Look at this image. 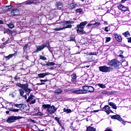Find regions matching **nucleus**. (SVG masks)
Segmentation results:
<instances>
[{"mask_svg": "<svg viewBox=\"0 0 131 131\" xmlns=\"http://www.w3.org/2000/svg\"><path fill=\"white\" fill-rule=\"evenodd\" d=\"M107 65L110 66L112 69H119V68H120V66L121 65V62H120V61L117 58H114L110 60L107 63Z\"/></svg>", "mask_w": 131, "mask_h": 131, "instance_id": "obj_1", "label": "nucleus"}, {"mask_svg": "<svg viewBox=\"0 0 131 131\" xmlns=\"http://www.w3.org/2000/svg\"><path fill=\"white\" fill-rule=\"evenodd\" d=\"M86 24H88L86 21H83L80 23V24L76 26L77 33H81V34H86V32L83 30L85 27Z\"/></svg>", "mask_w": 131, "mask_h": 131, "instance_id": "obj_2", "label": "nucleus"}, {"mask_svg": "<svg viewBox=\"0 0 131 131\" xmlns=\"http://www.w3.org/2000/svg\"><path fill=\"white\" fill-rule=\"evenodd\" d=\"M16 86H18V88H21L22 90L25 91L26 93H28V96H29V94L32 92V89L29 88V85L28 83H26L25 84H21L20 83H17L16 84Z\"/></svg>", "mask_w": 131, "mask_h": 131, "instance_id": "obj_3", "label": "nucleus"}, {"mask_svg": "<svg viewBox=\"0 0 131 131\" xmlns=\"http://www.w3.org/2000/svg\"><path fill=\"white\" fill-rule=\"evenodd\" d=\"M111 119H117V120H118V121H120L122 124L123 125H125L127 121H124V119H123L119 115H114L111 116Z\"/></svg>", "mask_w": 131, "mask_h": 131, "instance_id": "obj_4", "label": "nucleus"}, {"mask_svg": "<svg viewBox=\"0 0 131 131\" xmlns=\"http://www.w3.org/2000/svg\"><path fill=\"white\" fill-rule=\"evenodd\" d=\"M23 117H21L20 116H11L9 117L7 120V122L8 123H12L13 122H15L16 120H18L19 119H22Z\"/></svg>", "mask_w": 131, "mask_h": 131, "instance_id": "obj_5", "label": "nucleus"}, {"mask_svg": "<svg viewBox=\"0 0 131 131\" xmlns=\"http://www.w3.org/2000/svg\"><path fill=\"white\" fill-rule=\"evenodd\" d=\"M99 70L100 72L107 73V72H110L112 70V68L110 67L103 66L99 67Z\"/></svg>", "mask_w": 131, "mask_h": 131, "instance_id": "obj_6", "label": "nucleus"}, {"mask_svg": "<svg viewBox=\"0 0 131 131\" xmlns=\"http://www.w3.org/2000/svg\"><path fill=\"white\" fill-rule=\"evenodd\" d=\"M33 98H34V95L30 94L29 97L26 100V102L27 103H29L30 102V105L35 104L36 102V99H33Z\"/></svg>", "mask_w": 131, "mask_h": 131, "instance_id": "obj_7", "label": "nucleus"}, {"mask_svg": "<svg viewBox=\"0 0 131 131\" xmlns=\"http://www.w3.org/2000/svg\"><path fill=\"white\" fill-rule=\"evenodd\" d=\"M11 15H12L13 17H15V16H19V15H20V10L18 9H14L11 10Z\"/></svg>", "mask_w": 131, "mask_h": 131, "instance_id": "obj_8", "label": "nucleus"}, {"mask_svg": "<svg viewBox=\"0 0 131 131\" xmlns=\"http://www.w3.org/2000/svg\"><path fill=\"white\" fill-rule=\"evenodd\" d=\"M113 35L117 41L118 42H121L122 41V37H121V35H119L116 33H114Z\"/></svg>", "mask_w": 131, "mask_h": 131, "instance_id": "obj_9", "label": "nucleus"}, {"mask_svg": "<svg viewBox=\"0 0 131 131\" xmlns=\"http://www.w3.org/2000/svg\"><path fill=\"white\" fill-rule=\"evenodd\" d=\"M25 91H24L22 89H19V92L20 97H23V98H25V100H27V95H28V92L27 93V94L24 95Z\"/></svg>", "mask_w": 131, "mask_h": 131, "instance_id": "obj_10", "label": "nucleus"}, {"mask_svg": "<svg viewBox=\"0 0 131 131\" xmlns=\"http://www.w3.org/2000/svg\"><path fill=\"white\" fill-rule=\"evenodd\" d=\"M117 8L119 10H121V11H123V12H126V11H128V7L126 6H124L122 5H119L117 6Z\"/></svg>", "mask_w": 131, "mask_h": 131, "instance_id": "obj_11", "label": "nucleus"}, {"mask_svg": "<svg viewBox=\"0 0 131 131\" xmlns=\"http://www.w3.org/2000/svg\"><path fill=\"white\" fill-rule=\"evenodd\" d=\"M45 48H46L45 43H42L41 46H38L34 53H38L39 52H40V51H42Z\"/></svg>", "mask_w": 131, "mask_h": 131, "instance_id": "obj_12", "label": "nucleus"}, {"mask_svg": "<svg viewBox=\"0 0 131 131\" xmlns=\"http://www.w3.org/2000/svg\"><path fill=\"white\" fill-rule=\"evenodd\" d=\"M49 108L51 112H50L49 110H48L47 111H48V113H50V114H54V113L57 111V108H56L54 105H50Z\"/></svg>", "mask_w": 131, "mask_h": 131, "instance_id": "obj_13", "label": "nucleus"}, {"mask_svg": "<svg viewBox=\"0 0 131 131\" xmlns=\"http://www.w3.org/2000/svg\"><path fill=\"white\" fill-rule=\"evenodd\" d=\"M2 11L7 13L10 11V9H12V6H4L2 7Z\"/></svg>", "mask_w": 131, "mask_h": 131, "instance_id": "obj_14", "label": "nucleus"}, {"mask_svg": "<svg viewBox=\"0 0 131 131\" xmlns=\"http://www.w3.org/2000/svg\"><path fill=\"white\" fill-rule=\"evenodd\" d=\"M103 110H101V111H104L105 112H106L107 115H109V114H110V112H109V111L110 110V106H109V105H105L103 107Z\"/></svg>", "mask_w": 131, "mask_h": 131, "instance_id": "obj_15", "label": "nucleus"}, {"mask_svg": "<svg viewBox=\"0 0 131 131\" xmlns=\"http://www.w3.org/2000/svg\"><path fill=\"white\" fill-rule=\"evenodd\" d=\"M16 55H17V52H15L13 54H9V55L5 57V59L6 61H9V60L13 58V57H16Z\"/></svg>", "mask_w": 131, "mask_h": 131, "instance_id": "obj_16", "label": "nucleus"}, {"mask_svg": "<svg viewBox=\"0 0 131 131\" xmlns=\"http://www.w3.org/2000/svg\"><path fill=\"white\" fill-rule=\"evenodd\" d=\"M40 64L43 67H45V66H54V65H55V62H48L46 64V63H41Z\"/></svg>", "mask_w": 131, "mask_h": 131, "instance_id": "obj_17", "label": "nucleus"}, {"mask_svg": "<svg viewBox=\"0 0 131 131\" xmlns=\"http://www.w3.org/2000/svg\"><path fill=\"white\" fill-rule=\"evenodd\" d=\"M71 81L72 82H75L76 81V79L77 78V76H76V74L73 73L71 75Z\"/></svg>", "mask_w": 131, "mask_h": 131, "instance_id": "obj_18", "label": "nucleus"}, {"mask_svg": "<svg viewBox=\"0 0 131 131\" xmlns=\"http://www.w3.org/2000/svg\"><path fill=\"white\" fill-rule=\"evenodd\" d=\"M3 31L4 34L7 33V34H12L13 33V31L10 29L5 28Z\"/></svg>", "mask_w": 131, "mask_h": 131, "instance_id": "obj_19", "label": "nucleus"}, {"mask_svg": "<svg viewBox=\"0 0 131 131\" xmlns=\"http://www.w3.org/2000/svg\"><path fill=\"white\" fill-rule=\"evenodd\" d=\"M89 86H82V91L83 92V94H86L88 92H89Z\"/></svg>", "mask_w": 131, "mask_h": 131, "instance_id": "obj_20", "label": "nucleus"}, {"mask_svg": "<svg viewBox=\"0 0 131 131\" xmlns=\"http://www.w3.org/2000/svg\"><path fill=\"white\" fill-rule=\"evenodd\" d=\"M50 107H51V104H43L42 105V108H43L45 110L47 109V111L49 110L51 112V111L50 110Z\"/></svg>", "mask_w": 131, "mask_h": 131, "instance_id": "obj_21", "label": "nucleus"}, {"mask_svg": "<svg viewBox=\"0 0 131 131\" xmlns=\"http://www.w3.org/2000/svg\"><path fill=\"white\" fill-rule=\"evenodd\" d=\"M108 105L111 106L113 109H115V110L117 109V106H116V104H115L114 102H110L108 103Z\"/></svg>", "mask_w": 131, "mask_h": 131, "instance_id": "obj_22", "label": "nucleus"}, {"mask_svg": "<svg viewBox=\"0 0 131 131\" xmlns=\"http://www.w3.org/2000/svg\"><path fill=\"white\" fill-rule=\"evenodd\" d=\"M60 23L63 24H65L66 25H67L68 24H74V21L73 20H67L66 21H61Z\"/></svg>", "mask_w": 131, "mask_h": 131, "instance_id": "obj_23", "label": "nucleus"}, {"mask_svg": "<svg viewBox=\"0 0 131 131\" xmlns=\"http://www.w3.org/2000/svg\"><path fill=\"white\" fill-rule=\"evenodd\" d=\"M73 93L76 94L77 95H80L81 94H83V92L82 91V90H78L73 91Z\"/></svg>", "mask_w": 131, "mask_h": 131, "instance_id": "obj_24", "label": "nucleus"}, {"mask_svg": "<svg viewBox=\"0 0 131 131\" xmlns=\"http://www.w3.org/2000/svg\"><path fill=\"white\" fill-rule=\"evenodd\" d=\"M77 7V4H75L74 3H72L70 5V8H71V10H73V9H75Z\"/></svg>", "mask_w": 131, "mask_h": 131, "instance_id": "obj_25", "label": "nucleus"}, {"mask_svg": "<svg viewBox=\"0 0 131 131\" xmlns=\"http://www.w3.org/2000/svg\"><path fill=\"white\" fill-rule=\"evenodd\" d=\"M44 46H45V48H47L49 51H51V46H50V42L47 41L45 42Z\"/></svg>", "mask_w": 131, "mask_h": 131, "instance_id": "obj_26", "label": "nucleus"}, {"mask_svg": "<svg viewBox=\"0 0 131 131\" xmlns=\"http://www.w3.org/2000/svg\"><path fill=\"white\" fill-rule=\"evenodd\" d=\"M122 35H124L125 37H128V36H130V33H129V31H128L123 33Z\"/></svg>", "mask_w": 131, "mask_h": 131, "instance_id": "obj_27", "label": "nucleus"}, {"mask_svg": "<svg viewBox=\"0 0 131 131\" xmlns=\"http://www.w3.org/2000/svg\"><path fill=\"white\" fill-rule=\"evenodd\" d=\"M69 38L70 41H75V35H71Z\"/></svg>", "mask_w": 131, "mask_h": 131, "instance_id": "obj_28", "label": "nucleus"}, {"mask_svg": "<svg viewBox=\"0 0 131 131\" xmlns=\"http://www.w3.org/2000/svg\"><path fill=\"white\" fill-rule=\"evenodd\" d=\"M56 6L58 9H62L63 8V4L60 2H57Z\"/></svg>", "mask_w": 131, "mask_h": 131, "instance_id": "obj_29", "label": "nucleus"}, {"mask_svg": "<svg viewBox=\"0 0 131 131\" xmlns=\"http://www.w3.org/2000/svg\"><path fill=\"white\" fill-rule=\"evenodd\" d=\"M42 2V0H33V5H37V4H40Z\"/></svg>", "mask_w": 131, "mask_h": 131, "instance_id": "obj_30", "label": "nucleus"}, {"mask_svg": "<svg viewBox=\"0 0 131 131\" xmlns=\"http://www.w3.org/2000/svg\"><path fill=\"white\" fill-rule=\"evenodd\" d=\"M88 92L90 93H94V92H95V89H94V87L92 86H89Z\"/></svg>", "mask_w": 131, "mask_h": 131, "instance_id": "obj_31", "label": "nucleus"}, {"mask_svg": "<svg viewBox=\"0 0 131 131\" xmlns=\"http://www.w3.org/2000/svg\"><path fill=\"white\" fill-rule=\"evenodd\" d=\"M25 5H33V0H28L25 2Z\"/></svg>", "mask_w": 131, "mask_h": 131, "instance_id": "obj_32", "label": "nucleus"}, {"mask_svg": "<svg viewBox=\"0 0 131 131\" xmlns=\"http://www.w3.org/2000/svg\"><path fill=\"white\" fill-rule=\"evenodd\" d=\"M7 26L9 27V28H14V27H15V25H14V24H13V23H10L9 24H8Z\"/></svg>", "mask_w": 131, "mask_h": 131, "instance_id": "obj_33", "label": "nucleus"}, {"mask_svg": "<svg viewBox=\"0 0 131 131\" xmlns=\"http://www.w3.org/2000/svg\"><path fill=\"white\" fill-rule=\"evenodd\" d=\"M63 112H66V113L68 114V113H71V112H72V111H71L70 109L69 108H63Z\"/></svg>", "mask_w": 131, "mask_h": 131, "instance_id": "obj_34", "label": "nucleus"}, {"mask_svg": "<svg viewBox=\"0 0 131 131\" xmlns=\"http://www.w3.org/2000/svg\"><path fill=\"white\" fill-rule=\"evenodd\" d=\"M97 85L101 88V89H105L106 88V85L103 83H98Z\"/></svg>", "mask_w": 131, "mask_h": 131, "instance_id": "obj_35", "label": "nucleus"}, {"mask_svg": "<svg viewBox=\"0 0 131 131\" xmlns=\"http://www.w3.org/2000/svg\"><path fill=\"white\" fill-rule=\"evenodd\" d=\"M38 76L39 78H43V77H46V75L45 73H40L38 74Z\"/></svg>", "mask_w": 131, "mask_h": 131, "instance_id": "obj_36", "label": "nucleus"}, {"mask_svg": "<svg viewBox=\"0 0 131 131\" xmlns=\"http://www.w3.org/2000/svg\"><path fill=\"white\" fill-rule=\"evenodd\" d=\"M62 92V89H57L55 90L54 93L55 94H60Z\"/></svg>", "mask_w": 131, "mask_h": 131, "instance_id": "obj_37", "label": "nucleus"}, {"mask_svg": "<svg viewBox=\"0 0 131 131\" xmlns=\"http://www.w3.org/2000/svg\"><path fill=\"white\" fill-rule=\"evenodd\" d=\"M55 119L56 120L58 124H59V125H62V124H61V122H60V118H58V117H55Z\"/></svg>", "mask_w": 131, "mask_h": 131, "instance_id": "obj_38", "label": "nucleus"}, {"mask_svg": "<svg viewBox=\"0 0 131 131\" xmlns=\"http://www.w3.org/2000/svg\"><path fill=\"white\" fill-rule=\"evenodd\" d=\"M98 54H99V52H90L89 53V55L90 56H97V55H98Z\"/></svg>", "mask_w": 131, "mask_h": 131, "instance_id": "obj_39", "label": "nucleus"}, {"mask_svg": "<svg viewBox=\"0 0 131 131\" xmlns=\"http://www.w3.org/2000/svg\"><path fill=\"white\" fill-rule=\"evenodd\" d=\"M63 29H66V28H72V25L71 24H69L68 25H67L65 27H63Z\"/></svg>", "mask_w": 131, "mask_h": 131, "instance_id": "obj_40", "label": "nucleus"}, {"mask_svg": "<svg viewBox=\"0 0 131 131\" xmlns=\"http://www.w3.org/2000/svg\"><path fill=\"white\" fill-rule=\"evenodd\" d=\"M63 29H64V28H56L55 29H54V30L55 31H60L61 30H63Z\"/></svg>", "mask_w": 131, "mask_h": 131, "instance_id": "obj_41", "label": "nucleus"}, {"mask_svg": "<svg viewBox=\"0 0 131 131\" xmlns=\"http://www.w3.org/2000/svg\"><path fill=\"white\" fill-rule=\"evenodd\" d=\"M111 40V37H105V43H107V42H109Z\"/></svg>", "mask_w": 131, "mask_h": 131, "instance_id": "obj_42", "label": "nucleus"}, {"mask_svg": "<svg viewBox=\"0 0 131 131\" xmlns=\"http://www.w3.org/2000/svg\"><path fill=\"white\" fill-rule=\"evenodd\" d=\"M40 59L41 60H43V61H46V60H47V57H45V56H42V55H40Z\"/></svg>", "mask_w": 131, "mask_h": 131, "instance_id": "obj_43", "label": "nucleus"}, {"mask_svg": "<svg viewBox=\"0 0 131 131\" xmlns=\"http://www.w3.org/2000/svg\"><path fill=\"white\" fill-rule=\"evenodd\" d=\"M82 11H83L82 8H78L76 10V11L77 13H81Z\"/></svg>", "mask_w": 131, "mask_h": 131, "instance_id": "obj_44", "label": "nucleus"}, {"mask_svg": "<svg viewBox=\"0 0 131 131\" xmlns=\"http://www.w3.org/2000/svg\"><path fill=\"white\" fill-rule=\"evenodd\" d=\"M101 94H102V95H108L109 92L104 90L101 92Z\"/></svg>", "mask_w": 131, "mask_h": 131, "instance_id": "obj_45", "label": "nucleus"}, {"mask_svg": "<svg viewBox=\"0 0 131 131\" xmlns=\"http://www.w3.org/2000/svg\"><path fill=\"white\" fill-rule=\"evenodd\" d=\"M28 49V43L25 44V45L23 47L24 51H25V50H27Z\"/></svg>", "mask_w": 131, "mask_h": 131, "instance_id": "obj_46", "label": "nucleus"}, {"mask_svg": "<svg viewBox=\"0 0 131 131\" xmlns=\"http://www.w3.org/2000/svg\"><path fill=\"white\" fill-rule=\"evenodd\" d=\"M14 106L15 107H16L17 108H21L22 107V104H15Z\"/></svg>", "mask_w": 131, "mask_h": 131, "instance_id": "obj_47", "label": "nucleus"}, {"mask_svg": "<svg viewBox=\"0 0 131 131\" xmlns=\"http://www.w3.org/2000/svg\"><path fill=\"white\" fill-rule=\"evenodd\" d=\"M14 78L15 81H18V79H20V77H18V74L16 75Z\"/></svg>", "mask_w": 131, "mask_h": 131, "instance_id": "obj_48", "label": "nucleus"}, {"mask_svg": "<svg viewBox=\"0 0 131 131\" xmlns=\"http://www.w3.org/2000/svg\"><path fill=\"white\" fill-rule=\"evenodd\" d=\"M93 25H95V26H99V25H101V23L95 22L93 24Z\"/></svg>", "mask_w": 131, "mask_h": 131, "instance_id": "obj_49", "label": "nucleus"}, {"mask_svg": "<svg viewBox=\"0 0 131 131\" xmlns=\"http://www.w3.org/2000/svg\"><path fill=\"white\" fill-rule=\"evenodd\" d=\"M29 121H30L31 122H33V123H36V121L34 120H32V119L30 118L29 119Z\"/></svg>", "mask_w": 131, "mask_h": 131, "instance_id": "obj_50", "label": "nucleus"}, {"mask_svg": "<svg viewBox=\"0 0 131 131\" xmlns=\"http://www.w3.org/2000/svg\"><path fill=\"white\" fill-rule=\"evenodd\" d=\"M36 115H37L38 116H42L43 114L42 113L39 112L36 113Z\"/></svg>", "mask_w": 131, "mask_h": 131, "instance_id": "obj_51", "label": "nucleus"}, {"mask_svg": "<svg viewBox=\"0 0 131 131\" xmlns=\"http://www.w3.org/2000/svg\"><path fill=\"white\" fill-rule=\"evenodd\" d=\"M108 94H110V95H114V94H116V91H111V92H108Z\"/></svg>", "mask_w": 131, "mask_h": 131, "instance_id": "obj_52", "label": "nucleus"}, {"mask_svg": "<svg viewBox=\"0 0 131 131\" xmlns=\"http://www.w3.org/2000/svg\"><path fill=\"white\" fill-rule=\"evenodd\" d=\"M127 39L128 42L131 43V37L127 38Z\"/></svg>", "mask_w": 131, "mask_h": 131, "instance_id": "obj_53", "label": "nucleus"}, {"mask_svg": "<svg viewBox=\"0 0 131 131\" xmlns=\"http://www.w3.org/2000/svg\"><path fill=\"white\" fill-rule=\"evenodd\" d=\"M70 128L72 130H76V129L74 128V127H73V126H70Z\"/></svg>", "mask_w": 131, "mask_h": 131, "instance_id": "obj_54", "label": "nucleus"}, {"mask_svg": "<svg viewBox=\"0 0 131 131\" xmlns=\"http://www.w3.org/2000/svg\"><path fill=\"white\" fill-rule=\"evenodd\" d=\"M104 31H105L106 32H108V31H109V29H108V27H106L104 28Z\"/></svg>", "mask_w": 131, "mask_h": 131, "instance_id": "obj_55", "label": "nucleus"}, {"mask_svg": "<svg viewBox=\"0 0 131 131\" xmlns=\"http://www.w3.org/2000/svg\"><path fill=\"white\" fill-rule=\"evenodd\" d=\"M19 111H20V110H19V109H17V108L14 109L13 108V112H18Z\"/></svg>", "mask_w": 131, "mask_h": 131, "instance_id": "obj_56", "label": "nucleus"}, {"mask_svg": "<svg viewBox=\"0 0 131 131\" xmlns=\"http://www.w3.org/2000/svg\"><path fill=\"white\" fill-rule=\"evenodd\" d=\"M104 131H113V130H112V129H110V128L107 127V128L104 130Z\"/></svg>", "mask_w": 131, "mask_h": 131, "instance_id": "obj_57", "label": "nucleus"}, {"mask_svg": "<svg viewBox=\"0 0 131 131\" xmlns=\"http://www.w3.org/2000/svg\"><path fill=\"white\" fill-rule=\"evenodd\" d=\"M8 110L9 111H11V112H13V110H14V108L13 107H11V108H8Z\"/></svg>", "mask_w": 131, "mask_h": 131, "instance_id": "obj_58", "label": "nucleus"}, {"mask_svg": "<svg viewBox=\"0 0 131 131\" xmlns=\"http://www.w3.org/2000/svg\"><path fill=\"white\" fill-rule=\"evenodd\" d=\"M92 113H97V112H99V110H94L92 111Z\"/></svg>", "mask_w": 131, "mask_h": 131, "instance_id": "obj_59", "label": "nucleus"}, {"mask_svg": "<svg viewBox=\"0 0 131 131\" xmlns=\"http://www.w3.org/2000/svg\"><path fill=\"white\" fill-rule=\"evenodd\" d=\"M43 84H45V83H37V85H42Z\"/></svg>", "mask_w": 131, "mask_h": 131, "instance_id": "obj_60", "label": "nucleus"}, {"mask_svg": "<svg viewBox=\"0 0 131 131\" xmlns=\"http://www.w3.org/2000/svg\"><path fill=\"white\" fill-rule=\"evenodd\" d=\"M45 76H47V75H50L51 74L50 73H45Z\"/></svg>", "mask_w": 131, "mask_h": 131, "instance_id": "obj_61", "label": "nucleus"}, {"mask_svg": "<svg viewBox=\"0 0 131 131\" xmlns=\"http://www.w3.org/2000/svg\"><path fill=\"white\" fill-rule=\"evenodd\" d=\"M1 24H4V21H3V20H0V25Z\"/></svg>", "mask_w": 131, "mask_h": 131, "instance_id": "obj_62", "label": "nucleus"}, {"mask_svg": "<svg viewBox=\"0 0 131 131\" xmlns=\"http://www.w3.org/2000/svg\"><path fill=\"white\" fill-rule=\"evenodd\" d=\"M94 25V24H89L88 26H93Z\"/></svg>", "mask_w": 131, "mask_h": 131, "instance_id": "obj_63", "label": "nucleus"}, {"mask_svg": "<svg viewBox=\"0 0 131 131\" xmlns=\"http://www.w3.org/2000/svg\"><path fill=\"white\" fill-rule=\"evenodd\" d=\"M54 69H55V68H54V67H51L50 68V70H54Z\"/></svg>", "mask_w": 131, "mask_h": 131, "instance_id": "obj_64", "label": "nucleus"}]
</instances>
